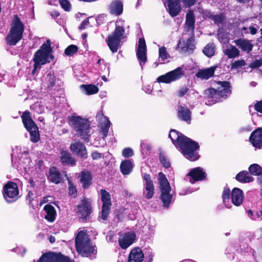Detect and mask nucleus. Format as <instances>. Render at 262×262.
Instances as JSON below:
<instances>
[{
	"instance_id": "f257e3e1",
	"label": "nucleus",
	"mask_w": 262,
	"mask_h": 262,
	"mask_svg": "<svg viewBox=\"0 0 262 262\" xmlns=\"http://www.w3.org/2000/svg\"><path fill=\"white\" fill-rule=\"evenodd\" d=\"M169 137L177 148H179L183 155L191 161L197 160L199 155L196 152L200 146L198 143L187 137L175 129H171Z\"/></svg>"
},
{
	"instance_id": "f03ea898",
	"label": "nucleus",
	"mask_w": 262,
	"mask_h": 262,
	"mask_svg": "<svg viewBox=\"0 0 262 262\" xmlns=\"http://www.w3.org/2000/svg\"><path fill=\"white\" fill-rule=\"evenodd\" d=\"M217 87L215 90L209 88L204 91V96L208 99V103L206 104L211 105L216 102L226 99L231 93L230 84L228 81H219L217 83Z\"/></svg>"
},
{
	"instance_id": "7ed1b4c3",
	"label": "nucleus",
	"mask_w": 262,
	"mask_h": 262,
	"mask_svg": "<svg viewBox=\"0 0 262 262\" xmlns=\"http://www.w3.org/2000/svg\"><path fill=\"white\" fill-rule=\"evenodd\" d=\"M70 123L79 137L85 141H89L91 134L90 123L88 119L79 116H72L70 118Z\"/></svg>"
},
{
	"instance_id": "20e7f679",
	"label": "nucleus",
	"mask_w": 262,
	"mask_h": 262,
	"mask_svg": "<svg viewBox=\"0 0 262 262\" xmlns=\"http://www.w3.org/2000/svg\"><path fill=\"white\" fill-rule=\"evenodd\" d=\"M75 246L77 251L83 257H89L96 254L95 246L91 243V241L85 233L79 231L75 238Z\"/></svg>"
},
{
	"instance_id": "39448f33",
	"label": "nucleus",
	"mask_w": 262,
	"mask_h": 262,
	"mask_svg": "<svg viewBox=\"0 0 262 262\" xmlns=\"http://www.w3.org/2000/svg\"><path fill=\"white\" fill-rule=\"evenodd\" d=\"M24 26L20 18L14 15L11 24V29L6 37L7 43L9 45H15L23 37Z\"/></svg>"
},
{
	"instance_id": "423d86ee",
	"label": "nucleus",
	"mask_w": 262,
	"mask_h": 262,
	"mask_svg": "<svg viewBox=\"0 0 262 262\" xmlns=\"http://www.w3.org/2000/svg\"><path fill=\"white\" fill-rule=\"evenodd\" d=\"M158 181L161 192L160 199L163 203V207L167 209L174 200L171 193V187L165 176L162 172L159 173Z\"/></svg>"
},
{
	"instance_id": "0eeeda50",
	"label": "nucleus",
	"mask_w": 262,
	"mask_h": 262,
	"mask_svg": "<svg viewBox=\"0 0 262 262\" xmlns=\"http://www.w3.org/2000/svg\"><path fill=\"white\" fill-rule=\"evenodd\" d=\"M53 50H37L33 58L34 62L33 70L32 74L34 75L38 73L42 65L49 63L53 60Z\"/></svg>"
},
{
	"instance_id": "6e6552de",
	"label": "nucleus",
	"mask_w": 262,
	"mask_h": 262,
	"mask_svg": "<svg viewBox=\"0 0 262 262\" xmlns=\"http://www.w3.org/2000/svg\"><path fill=\"white\" fill-rule=\"evenodd\" d=\"M21 117L25 128L30 133L31 141L33 143H36L39 139L38 129L31 118L30 112L25 111Z\"/></svg>"
},
{
	"instance_id": "1a4fd4ad",
	"label": "nucleus",
	"mask_w": 262,
	"mask_h": 262,
	"mask_svg": "<svg viewBox=\"0 0 262 262\" xmlns=\"http://www.w3.org/2000/svg\"><path fill=\"white\" fill-rule=\"evenodd\" d=\"M124 29L122 27L116 24V28L112 34L109 35L106 40L110 49H117L120 47L125 38Z\"/></svg>"
},
{
	"instance_id": "9d476101",
	"label": "nucleus",
	"mask_w": 262,
	"mask_h": 262,
	"mask_svg": "<svg viewBox=\"0 0 262 262\" xmlns=\"http://www.w3.org/2000/svg\"><path fill=\"white\" fill-rule=\"evenodd\" d=\"M185 75V71L182 67H178L165 74L158 77L157 81L159 83H170L181 78Z\"/></svg>"
},
{
	"instance_id": "9b49d317",
	"label": "nucleus",
	"mask_w": 262,
	"mask_h": 262,
	"mask_svg": "<svg viewBox=\"0 0 262 262\" xmlns=\"http://www.w3.org/2000/svg\"><path fill=\"white\" fill-rule=\"evenodd\" d=\"M18 189L15 183L8 182L4 187L3 195L8 203H11L17 199Z\"/></svg>"
},
{
	"instance_id": "f8f14e48",
	"label": "nucleus",
	"mask_w": 262,
	"mask_h": 262,
	"mask_svg": "<svg viewBox=\"0 0 262 262\" xmlns=\"http://www.w3.org/2000/svg\"><path fill=\"white\" fill-rule=\"evenodd\" d=\"M180 1L186 3L189 6L193 5L194 3V0H167L168 12L171 16H176L179 13L181 10L179 5Z\"/></svg>"
},
{
	"instance_id": "ddd939ff",
	"label": "nucleus",
	"mask_w": 262,
	"mask_h": 262,
	"mask_svg": "<svg viewBox=\"0 0 262 262\" xmlns=\"http://www.w3.org/2000/svg\"><path fill=\"white\" fill-rule=\"evenodd\" d=\"M38 262H70V259L60 253H45L40 257Z\"/></svg>"
},
{
	"instance_id": "4468645a",
	"label": "nucleus",
	"mask_w": 262,
	"mask_h": 262,
	"mask_svg": "<svg viewBox=\"0 0 262 262\" xmlns=\"http://www.w3.org/2000/svg\"><path fill=\"white\" fill-rule=\"evenodd\" d=\"M143 178L145 181L143 195L147 199H150L153 197L155 193L153 182L148 174H144Z\"/></svg>"
},
{
	"instance_id": "2eb2a0df",
	"label": "nucleus",
	"mask_w": 262,
	"mask_h": 262,
	"mask_svg": "<svg viewBox=\"0 0 262 262\" xmlns=\"http://www.w3.org/2000/svg\"><path fill=\"white\" fill-rule=\"evenodd\" d=\"M77 214L80 218L86 219L91 213V204L86 199L81 201L80 204L77 206Z\"/></svg>"
},
{
	"instance_id": "dca6fc26",
	"label": "nucleus",
	"mask_w": 262,
	"mask_h": 262,
	"mask_svg": "<svg viewBox=\"0 0 262 262\" xmlns=\"http://www.w3.org/2000/svg\"><path fill=\"white\" fill-rule=\"evenodd\" d=\"M187 176L189 177L190 182L194 183L196 181L204 180L206 177V174L202 168L198 167L192 169Z\"/></svg>"
},
{
	"instance_id": "f3484780",
	"label": "nucleus",
	"mask_w": 262,
	"mask_h": 262,
	"mask_svg": "<svg viewBox=\"0 0 262 262\" xmlns=\"http://www.w3.org/2000/svg\"><path fill=\"white\" fill-rule=\"evenodd\" d=\"M70 149L73 152L81 158L85 159L87 157V152L84 145L80 141L71 143Z\"/></svg>"
},
{
	"instance_id": "a211bd4d",
	"label": "nucleus",
	"mask_w": 262,
	"mask_h": 262,
	"mask_svg": "<svg viewBox=\"0 0 262 262\" xmlns=\"http://www.w3.org/2000/svg\"><path fill=\"white\" fill-rule=\"evenodd\" d=\"M178 117L179 119L190 124L191 121V112L187 106L180 105L178 107Z\"/></svg>"
},
{
	"instance_id": "6ab92c4d",
	"label": "nucleus",
	"mask_w": 262,
	"mask_h": 262,
	"mask_svg": "<svg viewBox=\"0 0 262 262\" xmlns=\"http://www.w3.org/2000/svg\"><path fill=\"white\" fill-rule=\"evenodd\" d=\"M136 235L134 232L125 233L122 237L119 239V244L122 249H126L135 241Z\"/></svg>"
},
{
	"instance_id": "aec40b11",
	"label": "nucleus",
	"mask_w": 262,
	"mask_h": 262,
	"mask_svg": "<svg viewBox=\"0 0 262 262\" xmlns=\"http://www.w3.org/2000/svg\"><path fill=\"white\" fill-rule=\"evenodd\" d=\"M244 199L243 191L238 188H234L231 192V201L232 203L236 206L241 205Z\"/></svg>"
},
{
	"instance_id": "412c9836",
	"label": "nucleus",
	"mask_w": 262,
	"mask_h": 262,
	"mask_svg": "<svg viewBox=\"0 0 262 262\" xmlns=\"http://www.w3.org/2000/svg\"><path fill=\"white\" fill-rule=\"evenodd\" d=\"M144 254L140 248L132 249L128 258V262H142L143 260Z\"/></svg>"
},
{
	"instance_id": "4be33fe9",
	"label": "nucleus",
	"mask_w": 262,
	"mask_h": 262,
	"mask_svg": "<svg viewBox=\"0 0 262 262\" xmlns=\"http://www.w3.org/2000/svg\"><path fill=\"white\" fill-rule=\"evenodd\" d=\"M216 67H211L205 69L200 70L195 74L197 78L207 80L212 77L214 74Z\"/></svg>"
},
{
	"instance_id": "5701e85b",
	"label": "nucleus",
	"mask_w": 262,
	"mask_h": 262,
	"mask_svg": "<svg viewBox=\"0 0 262 262\" xmlns=\"http://www.w3.org/2000/svg\"><path fill=\"white\" fill-rule=\"evenodd\" d=\"M92 176L89 171H82L80 173V181L84 189H88L92 184Z\"/></svg>"
},
{
	"instance_id": "b1692460",
	"label": "nucleus",
	"mask_w": 262,
	"mask_h": 262,
	"mask_svg": "<svg viewBox=\"0 0 262 262\" xmlns=\"http://www.w3.org/2000/svg\"><path fill=\"white\" fill-rule=\"evenodd\" d=\"M48 179L50 182L56 184L61 183L62 180L60 172L55 167L50 168L49 172Z\"/></svg>"
},
{
	"instance_id": "393cba45",
	"label": "nucleus",
	"mask_w": 262,
	"mask_h": 262,
	"mask_svg": "<svg viewBox=\"0 0 262 262\" xmlns=\"http://www.w3.org/2000/svg\"><path fill=\"white\" fill-rule=\"evenodd\" d=\"M109 11L113 15H119L123 11V5L121 1L115 0L111 3L109 6Z\"/></svg>"
},
{
	"instance_id": "a878e982",
	"label": "nucleus",
	"mask_w": 262,
	"mask_h": 262,
	"mask_svg": "<svg viewBox=\"0 0 262 262\" xmlns=\"http://www.w3.org/2000/svg\"><path fill=\"white\" fill-rule=\"evenodd\" d=\"M60 160L62 164L72 166L76 164V161L72 157L71 154L67 151H61L60 152Z\"/></svg>"
},
{
	"instance_id": "bb28decb",
	"label": "nucleus",
	"mask_w": 262,
	"mask_h": 262,
	"mask_svg": "<svg viewBox=\"0 0 262 262\" xmlns=\"http://www.w3.org/2000/svg\"><path fill=\"white\" fill-rule=\"evenodd\" d=\"M134 164L130 160H125L120 164V169L123 175H128L133 171Z\"/></svg>"
},
{
	"instance_id": "cd10ccee",
	"label": "nucleus",
	"mask_w": 262,
	"mask_h": 262,
	"mask_svg": "<svg viewBox=\"0 0 262 262\" xmlns=\"http://www.w3.org/2000/svg\"><path fill=\"white\" fill-rule=\"evenodd\" d=\"M43 210L46 213L45 219L49 222H53L55 220L56 212L54 207L50 205L47 204L43 207Z\"/></svg>"
},
{
	"instance_id": "c85d7f7f",
	"label": "nucleus",
	"mask_w": 262,
	"mask_h": 262,
	"mask_svg": "<svg viewBox=\"0 0 262 262\" xmlns=\"http://www.w3.org/2000/svg\"><path fill=\"white\" fill-rule=\"evenodd\" d=\"M235 179L242 183H249L253 181V178L246 170H243L237 173Z\"/></svg>"
},
{
	"instance_id": "c756f323",
	"label": "nucleus",
	"mask_w": 262,
	"mask_h": 262,
	"mask_svg": "<svg viewBox=\"0 0 262 262\" xmlns=\"http://www.w3.org/2000/svg\"><path fill=\"white\" fill-rule=\"evenodd\" d=\"M178 46L181 49H193L195 48L194 39L193 37H190L186 40L182 39L180 40Z\"/></svg>"
},
{
	"instance_id": "7c9ffc66",
	"label": "nucleus",
	"mask_w": 262,
	"mask_h": 262,
	"mask_svg": "<svg viewBox=\"0 0 262 262\" xmlns=\"http://www.w3.org/2000/svg\"><path fill=\"white\" fill-rule=\"evenodd\" d=\"M81 90L86 95H92L97 93L99 89L97 86L93 84H82Z\"/></svg>"
},
{
	"instance_id": "2f4dec72",
	"label": "nucleus",
	"mask_w": 262,
	"mask_h": 262,
	"mask_svg": "<svg viewBox=\"0 0 262 262\" xmlns=\"http://www.w3.org/2000/svg\"><path fill=\"white\" fill-rule=\"evenodd\" d=\"M235 44L241 49H252L253 45L251 41L244 39H239L235 41Z\"/></svg>"
},
{
	"instance_id": "473e14b6",
	"label": "nucleus",
	"mask_w": 262,
	"mask_h": 262,
	"mask_svg": "<svg viewBox=\"0 0 262 262\" xmlns=\"http://www.w3.org/2000/svg\"><path fill=\"white\" fill-rule=\"evenodd\" d=\"M231 192L228 188H224L222 193V198L224 205L227 208H230L231 205L230 204L229 200Z\"/></svg>"
},
{
	"instance_id": "72a5a7b5",
	"label": "nucleus",
	"mask_w": 262,
	"mask_h": 262,
	"mask_svg": "<svg viewBox=\"0 0 262 262\" xmlns=\"http://www.w3.org/2000/svg\"><path fill=\"white\" fill-rule=\"evenodd\" d=\"M146 50H137L136 55L142 69L147 61Z\"/></svg>"
},
{
	"instance_id": "f704fd0d",
	"label": "nucleus",
	"mask_w": 262,
	"mask_h": 262,
	"mask_svg": "<svg viewBox=\"0 0 262 262\" xmlns=\"http://www.w3.org/2000/svg\"><path fill=\"white\" fill-rule=\"evenodd\" d=\"M42 43L40 49H52L55 47H51V42L50 39H46L44 38H37L35 41V43L40 44Z\"/></svg>"
},
{
	"instance_id": "c9c22d12",
	"label": "nucleus",
	"mask_w": 262,
	"mask_h": 262,
	"mask_svg": "<svg viewBox=\"0 0 262 262\" xmlns=\"http://www.w3.org/2000/svg\"><path fill=\"white\" fill-rule=\"evenodd\" d=\"M101 199L103 202L102 205L111 206V196L109 193L104 189L100 190Z\"/></svg>"
},
{
	"instance_id": "e433bc0d",
	"label": "nucleus",
	"mask_w": 262,
	"mask_h": 262,
	"mask_svg": "<svg viewBox=\"0 0 262 262\" xmlns=\"http://www.w3.org/2000/svg\"><path fill=\"white\" fill-rule=\"evenodd\" d=\"M194 19L192 12H188L186 15V26L188 30H193L194 29Z\"/></svg>"
},
{
	"instance_id": "4c0bfd02",
	"label": "nucleus",
	"mask_w": 262,
	"mask_h": 262,
	"mask_svg": "<svg viewBox=\"0 0 262 262\" xmlns=\"http://www.w3.org/2000/svg\"><path fill=\"white\" fill-rule=\"evenodd\" d=\"M249 172L254 176H259L262 173L261 167L257 164H253L249 167Z\"/></svg>"
},
{
	"instance_id": "58836bf2",
	"label": "nucleus",
	"mask_w": 262,
	"mask_h": 262,
	"mask_svg": "<svg viewBox=\"0 0 262 262\" xmlns=\"http://www.w3.org/2000/svg\"><path fill=\"white\" fill-rule=\"evenodd\" d=\"M111 124V123L108 119H107L104 123L101 124L100 133L102 135V138L103 139L105 138L107 136L108 131Z\"/></svg>"
},
{
	"instance_id": "ea45409f",
	"label": "nucleus",
	"mask_w": 262,
	"mask_h": 262,
	"mask_svg": "<svg viewBox=\"0 0 262 262\" xmlns=\"http://www.w3.org/2000/svg\"><path fill=\"white\" fill-rule=\"evenodd\" d=\"M110 207L111 206L102 205L100 218L103 221L107 220L108 215L110 212Z\"/></svg>"
},
{
	"instance_id": "a19ab883",
	"label": "nucleus",
	"mask_w": 262,
	"mask_h": 262,
	"mask_svg": "<svg viewBox=\"0 0 262 262\" xmlns=\"http://www.w3.org/2000/svg\"><path fill=\"white\" fill-rule=\"evenodd\" d=\"M46 78L48 82V88L49 89H52L55 84L56 80L55 76L49 73L47 75Z\"/></svg>"
},
{
	"instance_id": "79ce46f5",
	"label": "nucleus",
	"mask_w": 262,
	"mask_h": 262,
	"mask_svg": "<svg viewBox=\"0 0 262 262\" xmlns=\"http://www.w3.org/2000/svg\"><path fill=\"white\" fill-rule=\"evenodd\" d=\"M249 141L252 145L256 148H260L262 147V140L261 138H257L256 137L252 138L251 136H250Z\"/></svg>"
},
{
	"instance_id": "37998d69",
	"label": "nucleus",
	"mask_w": 262,
	"mask_h": 262,
	"mask_svg": "<svg viewBox=\"0 0 262 262\" xmlns=\"http://www.w3.org/2000/svg\"><path fill=\"white\" fill-rule=\"evenodd\" d=\"M159 62L161 64L165 63L166 59L170 57L169 54L167 52L166 50H159Z\"/></svg>"
},
{
	"instance_id": "c03bdc74",
	"label": "nucleus",
	"mask_w": 262,
	"mask_h": 262,
	"mask_svg": "<svg viewBox=\"0 0 262 262\" xmlns=\"http://www.w3.org/2000/svg\"><path fill=\"white\" fill-rule=\"evenodd\" d=\"M68 185L69 194L72 196L73 198H76L77 194V191L76 187L74 185L73 183L70 181L68 182Z\"/></svg>"
},
{
	"instance_id": "a18cd8bd",
	"label": "nucleus",
	"mask_w": 262,
	"mask_h": 262,
	"mask_svg": "<svg viewBox=\"0 0 262 262\" xmlns=\"http://www.w3.org/2000/svg\"><path fill=\"white\" fill-rule=\"evenodd\" d=\"M160 161L162 165L166 168L170 166V163L168 158L161 153L159 156Z\"/></svg>"
},
{
	"instance_id": "49530a36",
	"label": "nucleus",
	"mask_w": 262,
	"mask_h": 262,
	"mask_svg": "<svg viewBox=\"0 0 262 262\" xmlns=\"http://www.w3.org/2000/svg\"><path fill=\"white\" fill-rule=\"evenodd\" d=\"M224 52L229 58H234L239 55V50H224Z\"/></svg>"
},
{
	"instance_id": "de8ad7c7",
	"label": "nucleus",
	"mask_w": 262,
	"mask_h": 262,
	"mask_svg": "<svg viewBox=\"0 0 262 262\" xmlns=\"http://www.w3.org/2000/svg\"><path fill=\"white\" fill-rule=\"evenodd\" d=\"M189 88L187 86H183L180 88L178 91V96L180 97H182L187 94L189 93Z\"/></svg>"
},
{
	"instance_id": "09e8293b",
	"label": "nucleus",
	"mask_w": 262,
	"mask_h": 262,
	"mask_svg": "<svg viewBox=\"0 0 262 262\" xmlns=\"http://www.w3.org/2000/svg\"><path fill=\"white\" fill-rule=\"evenodd\" d=\"M246 62L244 60L235 61L231 64V69H235L245 66Z\"/></svg>"
},
{
	"instance_id": "8fccbe9b",
	"label": "nucleus",
	"mask_w": 262,
	"mask_h": 262,
	"mask_svg": "<svg viewBox=\"0 0 262 262\" xmlns=\"http://www.w3.org/2000/svg\"><path fill=\"white\" fill-rule=\"evenodd\" d=\"M122 156L125 158H129L133 156L134 151L131 148H125L122 150Z\"/></svg>"
},
{
	"instance_id": "3c124183",
	"label": "nucleus",
	"mask_w": 262,
	"mask_h": 262,
	"mask_svg": "<svg viewBox=\"0 0 262 262\" xmlns=\"http://www.w3.org/2000/svg\"><path fill=\"white\" fill-rule=\"evenodd\" d=\"M59 3L62 8L66 11H69L71 8V5L67 0H59Z\"/></svg>"
},
{
	"instance_id": "603ef678",
	"label": "nucleus",
	"mask_w": 262,
	"mask_h": 262,
	"mask_svg": "<svg viewBox=\"0 0 262 262\" xmlns=\"http://www.w3.org/2000/svg\"><path fill=\"white\" fill-rule=\"evenodd\" d=\"M252 138L256 137L257 138H262V128H258L254 130L251 134Z\"/></svg>"
},
{
	"instance_id": "864d4df0",
	"label": "nucleus",
	"mask_w": 262,
	"mask_h": 262,
	"mask_svg": "<svg viewBox=\"0 0 262 262\" xmlns=\"http://www.w3.org/2000/svg\"><path fill=\"white\" fill-rule=\"evenodd\" d=\"M262 66V57L252 62L250 66L251 68H256Z\"/></svg>"
},
{
	"instance_id": "5fc2aeb1",
	"label": "nucleus",
	"mask_w": 262,
	"mask_h": 262,
	"mask_svg": "<svg viewBox=\"0 0 262 262\" xmlns=\"http://www.w3.org/2000/svg\"><path fill=\"white\" fill-rule=\"evenodd\" d=\"M30 159L28 157L24 158L23 159V158L19 159V164L21 165V167L26 169L27 167V165L26 164L27 163H29Z\"/></svg>"
},
{
	"instance_id": "6e6d98bb",
	"label": "nucleus",
	"mask_w": 262,
	"mask_h": 262,
	"mask_svg": "<svg viewBox=\"0 0 262 262\" xmlns=\"http://www.w3.org/2000/svg\"><path fill=\"white\" fill-rule=\"evenodd\" d=\"M254 108L257 112L262 113V100L257 101L254 105Z\"/></svg>"
},
{
	"instance_id": "4d7b16f0",
	"label": "nucleus",
	"mask_w": 262,
	"mask_h": 262,
	"mask_svg": "<svg viewBox=\"0 0 262 262\" xmlns=\"http://www.w3.org/2000/svg\"><path fill=\"white\" fill-rule=\"evenodd\" d=\"M146 44L144 39L139 38L138 45V49H145Z\"/></svg>"
},
{
	"instance_id": "13d9d810",
	"label": "nucleus",
	"mask_w": 262,
	"mask_h": 262,
	"mask_svg": "<svg viewBox=\"0 0 262 262\" xmlns=\"http://www.w3.org/2000/svg\"><path fill=\"white\" fill-rule=\"evenodd\" d=\"M193 96L195 98H199L200 97L199 93L194 90H190L189 91V93H188V98H192V96Z\"/></svg>"
},
{
	"instance_id": "bf43d9fd",
	"label": "nucleus",
	"mask_w": 262,
	"mask_h": 262,
	"mask_svg": "<svg viewBox=\"0 0 262 262\" xmlns=\"http://www.w3.org/2000/svg\"><path fill=\"white\" fill-rule=\"evenodd\" d=\"M212 19L215 23L219 24L223 21L224 17L222 15H215L213 16Z\"/></svg>"
},
{
	"instance_id": "052dcab7",
	"label": "nucleus",
	"mask_w": 262,
	"mask_h": 262,
	"mask_svg": "<svg viewBox=\"0 0 262 262\" xmlns=\"http://www.w3.org/2000/svg\"><path fill=\"white\" fill-rule=\"evenodd\" d=\"M218 36L219 39H222V41L225 42L227 40V35L224 34L220 30L219 31Z\"/></svg>"
},
{
	"instance_id": "680f3d73",
	"label": "nucleus",
	"mask_w": 262,
	"mask_h": 262,
	"mask_svg": "<svg viewBox=\"0 0 262 262\" xmlns=\"http://www.w3.org/2000/svg\"><path fill=\"white\" fill-rule=\"evenodd\" d=\"M203 53L208 57H211L215 54L214 50H202Z\"/></svg>"
},
{
	"instance_id": "e2e57ef3",
	"label": "nucleus",
	"mask_w": 262,
	"mask_h": 262,
	"mask_svg": "<svg viewBox=\"0 0 262 262\" xmlns=\"http://www.w3.org/2000/svg\"><path fill=\"white\" fill-rule=\"evenodd\" d=\"M258 28L259 27L257 26H256V27L253 26H250L249 29L250 30V33L252 35L256 34L257 32V30H258Z\"/></svg>"
},
{
	"instance_id": "0e129e2a",
	"label": "nucleus",
	"mask_w": 262,
	"mask_h": 262,
	"mask_svg": "<svg viewBox=\"0 0 262 262\" xmlns=\"http://www.w3.org/2000/svg\"><path fill=\"white\" fill-rule=\"evenodd\" d=\"M89 24V21L88 19H84L83 20L79 27V29L80 30H83L85 28L86 26H87Z\"/></svg>"
},
{
	"instance_id": "69168bd1",
	"label": "nucleus",
	"mask_w": 262,
	"mask_h": 262,
	"mask_svg": "<svg viewBox=\"0 0 262 262\" xmlns=\"http://www.w3.org/2000/svg\"><path fill=\"white\" fill-rule=\"evenodd\" d=\"M92 157L94 160H97L101 158V154L97 151H94L92 153Z\"/></svg>"
},
{
	"instance_id": "338daca9",
	"label": "nucleus",
	"mask_w": 262,
	"mask_h": 262,
	"mask_svg": "<svg viewBox=\"0 0 262 262\" xmlns=\"http://www.w3.org/2000/svg\"><path fill=\"white\" fill-rule=\"evenodd\" d=\"M78 50H64V53L67 56H71L75 54Z\"/></svg>"
},
{
	"instance_id": "774afa93",
	"label": "nucleus",
	"mask_w": 262,
	"mask_h": 262,
	"mask_svg": "<svg viewBox=\"0 0 262 262\" xmlns=\"http://www.w3.org/2000/svg\"><path fill=\"white\" fill-rule=\"evenodd\" d=\"M140 146L142 148H146L147 150L150 149V146L144 141L141 142Z\"/></svg>"
}]
</instances>
